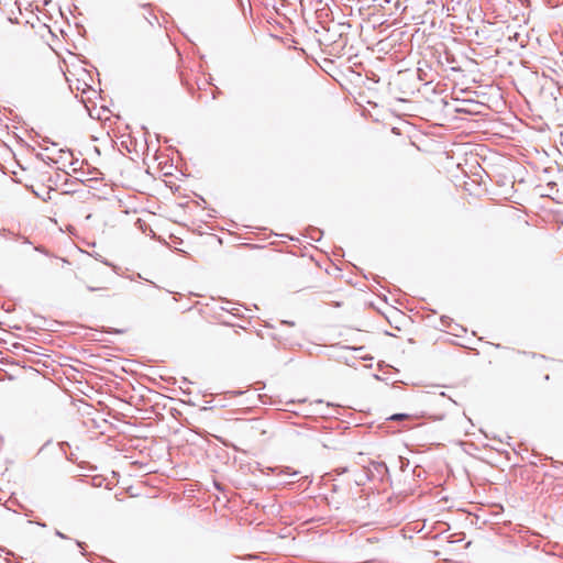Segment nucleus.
<instances>
[{"label": "nucleus", "mask_w": 563, "mask_h": 563, "mask_svg": "<svg viewBox=\"0 0 563 563\" xmlns=\"http://www.w3.org/2000/svg\"><path fill=\"white\" fill-rule=\"evenodd\" d=\"M405 417H407V416H406V415H394V416H391V418H390V419H393V420H398V419H402V418H405Z\"/></svg>", "instance_id": "f257e3e1"}, {"label": "nucleus", "mask_w": 563, "mask_h": 563, "mask_svg": "<svg viewBox=\"0 0 563 563\" xmlns=\"http://www.w3.org/2000/svg\"><path fill=\"white\" fill-rule=\"evenodd\" d=\"M56 534H57L58 537H60V538H65V536H64L62 532H59V531H57V532H56Z\"/></svg>", "instance_id": "f03ea898"}]
</instances>
